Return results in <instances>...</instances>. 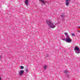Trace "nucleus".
Masks as SVG:
<instances>
[{"label": "nucleus", "instance_id": "nucleus-11", "mask_svg": "<svg viewBox=\"0 0 80 80\" xmlns=\"http://www.w3.org/2000/svg\"><path fill=\"white\" fill-rule=\"evenodd\" d=\"M20 68H21V69H23V68H24V67H23V66H22L20 67Z\"/></svg>", "mask_w": 80, "mask_h": 80}, {"label": "nucleus", "instance_id": "nucleus-6", "mask_svg": "<svg viewBox=\"0 0 80 80\" xmlns=\"http://www.w3.org/2000/svg\"><path fill=\"white\" fill-rule=\"evenodd\" d=\"M70 2V0H66L65 1L66 5L67 6H68L69 5V2Z\"/></svg>", "mask_w": 80, "mask_h": 80}, {"label": "nucleus", "instance_id": "nucleus-10", "mask_svg": "<svg viewBox=\"0 0 80 80\" xmlns=\"http://www.w3.org/2000/svg\"><path fill=\"white\" fill-rule=\"evenodd\" d=\"M25 70L26 72H28V69H27V67H26V68H25Z\"/></svg>", "mask_w": 80, "mask_h": 80}, {"label": "nucleus", "instance_id": "nucleus-16", "mask_svg": "<svg viewBox=\"0 0 80 80\" xmlns=\"http://www.w3.org/2000/svg\"><path fill=\"white\" fill-rule=\"evenodd\" d=\"M46 57H48V55H46Z\"/></svg>", "mask_w": 80, "mask_h": 80}, {"label": "nucleus", "instance_id": "nucleus-2", "mask_svg": "<svg viewBox=\"0 0 80 80\" xmlns=\"http://www.w3.org/2000/svg\"><path fill=\"white\" fill-rule=\"evenodd\" d=\"M64 34L66 35V37L65 42H67V43H70L71 42H72V39L70 38V36L68 35L67 33L65 32Z\"/></svg>", "mask_w": 80, "mask_h": 80}, {"label": "nucleus", "instance_id": "nucleus-17", "mask_svg": "<svg viewBox=\"0 0 80 80\" xmlns=\"http://www.w3.org/2000/svg\"><path fill=\"white\" fill-rule=\"evenodd\" d=\"M2 80V78H1V77H0V80Z\"/></svg>", "mask_w": 80, "mask_h": 80}, {"label": "nucleus", "instance_id": "nucleus-19", "mask_svg": "<svg viewBox=\"0 0 80 80\" xmlns=\"http://www.w3.org/2000/svg\"><path fill=\"white\" fill-rule=\"evenodd\" d=\"M80 31V30H79V31H78L79 32H79V31Z\"/></svg>", "mask_w": 80, "mask_h": 80}, {"label": "nucleus", "instance_id": "nucleus-1", "mask_svg": "<svg viewBox=\"0 0 80 80\" xmlns=\"http://www.w3.org/2000/svg\"><path fill=\"white\" fill-rule=\"evenodd\" d=\"M46 23L48 25V27H50L51 28H53L55 27V25H54L53 23L50 20H46Z\"/></svg>", "mask_w": 80, "mask_h": 80}, {"label": "nucleus", "instance_id": "nucleus-8", "mask_svg": "<svg viewBox=\"0 0 80 80\" xmlns=\"http://www.w3.org/2000/svg\"><path fill=\"white\" fill-rule=\"evenodd\" d=\"M39 1H40V2H42V3H43V4H45V3H46V2L45 1H43V0H39Z\"/></svg>", "mask_w": 80, "mask_h": 80}, {"label": "nucleus", "instance_id": "nucleus-12", "mask_svg": "<svg viewBox=\"0 0 80 80\" xmlns=\"http://www.w3.org/2000/svg\"><path fill=\"white\" fill-rule=\"evenodd\" d=\"M67 72H68V71H67V70H65L64 71V73H67Z\"/></svg>", "mask_w": 80, "mask_h": 80}, {"label": "nucleus", "instance_id": "nucleus-14", "mask_svg": "<svg viewBox=\"0 0 80 80\" xmlns=\"http://www.w3.org/2000/svg\"><path fill=\"white\" fill-rule=\"evenodd\" d=\"M63 41H65V38L63 39Z\"/></svg>", "mask_w": 80, "mask_h": 80}, {"label": "nucleus", "instance_id": "nucleus-5", "mask_svg": "<svg viewBox=\"0 0 80 80\" xmlns=\"http://www.w3.org/2000/svg\"><path fill=\"white\" fill-rule=\"evenodd\" d=\"M24 73V71L23 70H20L18 73L19 75L21 76L22 75H23V73Z\"/></svg>", "mask_w": 80, "mask_h": 80}, {"label": "nucleus", "instance_id": "nucleus-3", "mask_svg": "<svg viewBox=\"0 0 80 80\" xmlns=\"http://www.w3.org/2000/svg\"><path fill=\"white\" fill-rule=\"evenodd\" d=\"M74 50L76 53H80V49L77 46H75Z\"/></svg>", "mask_w": 80, "mask_h": 80}, {"label": "nucleus", "instance_id": "nucleus-7", "mask_svg": "<svg viewBox=\"0 0 80 80\" xmlns=\"http://www.w3.org/2000/svg\"><path fill=\"white\" fill-rule=\"evenodd\" d=\"M28 0H25V4L26 5H28Z\"/></svg>", "mask_w": 80, "mask_h": 80}, {"label": "nucleus", "instance_id": "nucleus-9", "mask_svg": "<svg viewBox=\"0 0 80 80\" xmlns=\"http://www.w3.org/2000/svg\"><path fill=\"white\" fill-rule=\"evenodd\" d=\"M48 68V67L47 65H45L44 66V69H46V68Z\"/></svg>", "mask_w": 80, "mask_h": 80}, {"label": "nucleus", "instance_id": "nucleus-4", "mask_svg": "<svg viewBox=\"0 0 80 80\" xmlns=\"http://www.w3.org/2000/svg\"><path fill=\"white\" fill-rule=\"evenodd\" d=\"M61 20L63 22H64L65 21V14L63 13L62 14V15L61 16Z\"/></svg>", "mask_w": 80, "mask_h": 80}, {"label": "nucleus", "instance_id": "nucleus-18", "mask_svg": "<svg viewBox=\"0 0 80 80\" xmlns=\"http://www.w3.org/2000/svg\"><path fill=\"white\" fill-rule=\"evenodd\" d=\"M78 28H80V26H79V27H78Z\"/></svg>", "mask_w": 80, "mask_h": 80}, {"label": "nucleus", "instance_id": "nucleus-15", "mask_svg": "<svg viewBox=\"0 0 80 80\" xmlns=\"http://www.w3.org/2000/svg\"><path fill=\"white\" fill-rule=\"evenodd\" d=\"M2 58V56H0V59H1Z\"/></svg>", "mask_w": 80, "mask_h": 80}, {"label": "nucleus", "instance_id": "nucleus-13", "mask_svg": "<svg viewBox=\"0 0 80 80\" xmlns=\"http://www.w3.org/2000/svg\"><path fill=\"white\" fill-rule=\"evenodd\" d=\"M72 36H75V34H74V33H72Z\"/></svg>", "mask_w": 80, "mask_h": 80}]
</instances>
